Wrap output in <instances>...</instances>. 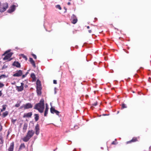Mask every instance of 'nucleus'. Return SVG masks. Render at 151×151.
I'll use <instances>...</instances> for the list:
<instances>
[{"instance_id":"obj_1","label":"nucleus","mask_w":151,"mask_h":151,"mask_svg":"<svg viewBox=\"0 0 151 151\" xmlns=\"http://www.w3.org/2000/svg\"><path fill=\"white\" fill-rule=\"evenodd\" d=\"M44 100L43 99H42L39 103L35 105L34 109L37 110L40 113H42L44 111Z\"/></svg>"},{"instance_id":"obj_2","label":"nucleus","mask_w":151,"mask_h":151,"mask_svg":"<svg viewBox=\"0 0 151 151\" xmlns=\"http://www.w3.org/2000/svg\"><path fill=\"white\" fill-rule=\"evenodd\" d=\"M35 133V132L32 130H29L26 135L23 139V140L25 142H28L29 140L33 136Z\"/></svg>"},{"instance_id":"obj_3","label":"nucleus","mask_w":151,"mask_h":151,"mask_svg":"<svg viewBox=\"0 0 151 151\" xmlns=\"http://www.w3.org/2000/svg\"><path fill=\"white\" fill-rule=\"evenodd\" d=\"M8 4L7 3H5L0 5V12H3L5 11L8 8Z\"/></svg>"},{"instance_id":"obj_4","label":"nucleus","mask_w":151,"mask_h":151,"mask_svg":"<svg viewBox=\"0 0 151 151\" xmlns=\"http://www.w3.org/2000/svg\"><path fill=\"white\" fill-rule=\"evenodd\" d=\"M13 54V53L12 52H10L7 54L3 58V60H7V61H11L12 60V58H10L12 56Z\"/></svg>"},{"instance_id":"obj_5","label":"nucleus","mask_w":151,"mask_h":151,"mask_svg":"<svg viewBox=\"0 0 151 151\" xmlns=\"http://www.w3.org/2000/svg\"><path fill=\"white\" fill-rule=\"evenodd\" d=\"M71 19H72V23L74 24H75L77 22L78 19L76 16L74 14H73L71 17Z\"/></svg>"},{"instance_id":"obj_6","label":"nucleus","mask_w":151,"mask_h":151,"mask_svg":"<svg viewBox=\"0 0 151 151\" xmlns=\"http://www.w3.org/2000/svg\"><path fill=\"white\" fill-rule=\"evenodd\" d=\"M24 83H21V86H17L16 89L18 91H21L23 90Z\"/></svg>"},{"instance_id":"obj_7","label":"nucleus","mask_w":151,"mask_h":151,"mask_svg":"<svg viewBox=\"0 0 151 151\" xmlns=\"http://www.w3.org/2000/svg\"><path fill=\"white\" fill-rule=\"evenodd\" d=\"M50 112L51 113H55L58 115H59V114L60 113L58 111L55 110V109L52 107H51V108H50Z\"/></svg>"},{"instance_id":"obj_8","label":"nucleus","mask_w":151,"mask_h":151,"mask_svg":"<svg viewBox=\"0 0 151 151\" xmlns=\"http://www.w3.org/2000/svg\"><path fill=\"white\" fill-rule=\"evenodd\" d=\"M24 109L32 108L33 107V105L30 103H27L24 104Z\"/></svg>"},{"instance_id":"obj_9","label":"nucleus","mask_w":151,"mask_h":151,"mask_svg":"<svg viewBox=\"0 0 151 151\" xmlns=\"http://www.w3.org/2000/svg\"><path fill=\"white\" fill-rule=\"evenodd\" d=\"M22 71L19 70L17 71V72L14 74L13 75V76H17V77H19L21 76L22 74Z\"/></svg>"},{"instance_id":"obj_10","label":"nucleus","mask_w":151,"mask_h":151,"mask_svg":"<svg viewBox=\"0 0 151 151\" xmlns=\"http://www.w3.org/2000/svg\"><path fill=\"white\" fill-rule=\"evenodd\" d=\"M14 147V142H11L8 149V151H13Z\"/></svg>"},{"instance_id":"obj_11","label":"nucleus","mask_w":151,"mask_h":151,"mask_svg":"<svg viewBox=\"0 0 151 151\" xmlns=\"http://www.w3.org/2000/svg\"><path fill=\"white\" fill-rule=\"evenodd\" d=\"M40 128L39 125L38 124H37L35 128V134L37 135H38L40 133Z\"/></svg>"},{"instance_id":"obj_12","label":"nucleus","mask_w":151,"mask_h":151,"mask_svg":"<svg viewBox=\"0 0 151 151\" xmlns=\"http://www.w3.org/2000/svg\"><path fill=\"white\" fill-rule=\"evenodd\" d=\"M4 140L2 134L1 133L0 134V146H2L3 145Z\"/></svg>"},{"instance_id":"obj_13","label":"nucleus","mask_w":151,"mask_h":151,"mask_svg":"<svg viewBox=\"0 0 151 151\" xmlns=\"http://www.w3.org/2000/svg\"><path fill=\"white\" fill-rule=\"evenodd\" d=\"M32 115V112H30L24 114V115L23 117H31Z\"/></svg>"},{"instance_id":"obj_14","label":"nucleus","mask_w":151,"mask_h":151,"mask_svg":"<svg viewBox=\"0 0 151 151\" xmlns=\"http://www.w3.org/2000/svg\"><path fill=\"white\" fill-rule=\"evenodd\" d=\"M138 141V140L137 137H134L130 141H127L126 142L127 144L131 143L132 142H135Z\"/></svg>"},{"instance_id":"obj_15","label":"nucleus","mask_w":151,"mask_h":151,"mask_svg":"<svg viewBox=\"0 0 151 151\" xmlns=\"http://www.w3.org/2000/svg\"><path fill=\"white\" fill-rule=\"evenodd\" d=\"M15 9V5H13L11 6L10 8L9 9L8 11L9 12L11 13L14 11Z\"/></svg>"},{"instance_id":"obj_16","label":"nucleus","mask_w":151,"mask_h":151,"mask_svg":"<svg viewBox=\"0 0 151 151\" xmlns=\"http://www.w3.org/2000/svg\"><path fill=\"white\" fill-rule=\"evenodd\" d=\"M49 109V108L48 107V105L47 104H46V108L45 109V110L44 112V116H47V113Z\"/></svg>"},{"instance_id":"obj_17","label":"nucleus","mask_w":151,"mask_h":151,"mask_svg":"<svg viewBox=\"0 0 151 151\" xmlns=\"http://www.w3.org/2000/svg\"><path fill=\"white\" fill-rule=\"evenodd\" d=\"M29 61L32 64L33 66L34 67H36L35 64V62L33 60L32 58H29Z\"/></svg>"},{"instance_id":"obj_18","label":"nucleus","mask_w":151,"mask_h":151,"mask_svg":"<svg viewBox=\"0 0 151 151\" xmlns=\"http://www.w3.org/2000/svg\"><path fill=\"white\" fill-rule=\"evenodd\" d=\"M41 87L37 88V92L38 95H40L41 94Z\"/></svg>"},{"instance_id":"obj_19","label":"nucleus","mask_w":151,"mask_h":151,"mask_svg":"<svg viewBox=\"0 0 151 151\" xmlns=\"http://www.w3.org/2000/svg\"><path fill=\"white\" fill-rule=\"evenodd\" d=\"M13 65L16 66L17 67L19 68L20 67V64L18 62H14Z\"/></svg>"},{"instance_id":"obj_20","label":"nucleus","mask_w":151,"mask_h":151,"mask_svg":"<svg viewBox=\"0 0 151 151\" xmlns=\"http://www.w3.org/2000/svg\"><path fill=\"white\" fill-rule=\"evenodd\" d=\"M37 88H41V86L40 81L39 80H37L36 82Z\"/></svg>"},{"instance_id":"obj_21","label":"nucleus","mask_w":151,"mask_h":151,"mask_svg":"<svg viewBox=\"0 0 151 151\" xmlns=\"http://www.w3.org/2000/svg\"><path fill=\"white\" fill-rule=\"evenodd\" d=\"M35 116V119L36 122L39 119V116L38 114H35L34 115Z\"/></svg>"},{"instance_id":"obj_22","label":"nucleus","mask_w":151,"mask_h":151,"mask_svg":"<svg viewBox=\"0 0 151 151\" xmlns=\"http://www.w3.org/2000/svg\"><path fill=\"white\" fill-rule=\"evenodd\" d=\"M27 124H24L23 126V129L24 132H25L27 129Z\"/></svg>"},{"instance_id":"obj_23","label":"nucleus","mask_w":151,"mask_h":151,"mask_svg":"<svg viewBox=\"0 0 151 151\" xmlns=\"http://www.w3.org/2000/svg\"><path fill=\"white\" fill-rule=\"evenodd\" d=\"M31 77L33 79V80L35 79L36 76L35 75L34 73H32L31 74Z\"/></svg>"},{"instance_id":"obj_24","label":"nucleus","mask_w":151,"mask_h":151,"mask_svg":"<svg viewBox=\"0 0 151 151\" xmlns=\"http://www.w3.org/2000/svg\"><path fill=\"white\" fill-rule=\"evenodd\" d=\"M8 114V112L7 111H6L4 112L3 114V117H4L7 116Z\"/></svg>"},{"instance_id":"obj_25","label":"nucleus","mask_w":151,"mask_h":151,"mask_svg":"<svg viewBox=\"0 0 151 151\" xmlns=\"http://www.w3.org/2000/svg\"><path fill=\"white\" fill-rule=\"evenodd\" d=\"M7 77V76H6L5 74H2L0 76V79L2 78H5Z\"/></svg>"},{"instance_id":"obj_26","label":"nucleus","mask_w":151,"mask_h":151,"mask_svg":"<svg viewBox=\"0 0 151 151\" xmlns=\"http://www.w3.org/2000/svg\"><path fill=\"white\" fill-rule=\"evenodd\" d=\"M6 105H4L2 106L3 108L1 110V111L2 112L4 111H5L6 109Z\"/></svg>"},{"instance_id":"obj_27","label":"nucleus","mask_w":151,"mask_h":151,"mask_svg":"<svg viewBox=\"0 0 151 151\" xmlns=\"http://www.w3.org/2000/svg\"><path fill=\"white\" fill-rule=\"evenodd\" d=\"M22 58L25 59V60H27V58L26 56L24 54H22Z\"/></svg>"},{"instance_id":"obj_28","label":"nucleus","mask_w":151,"mask_h":151,"mask_svg":"<svg viewBox=\"0 0 151 151\" xmlns=\"http://www.w3.org/2000/svg\"><path fill=\"white\" fill-rule=\"evenodd\" d=\"M80 58L81 59H83V60H86L87 59L86 56V55L84 56L83 57L81 56V57Z\"/></svg>"},{"instance_id":"obj_29","label":"nucleus","mask_w":151,"mask_h":151,"mask_svg":"<svg viewBox=\"0 0 151 151\" xmlns=\"http://www.w3.org/2000/svg\"><path fill=\"white\" fill-rule=\"evenodd\" d=\"M21 103V101H20L19 103H17L15 105V106L17 107H19L20 106V104Z\"/></svg>"},{"instance_id":"obj_30","label":"nucleus","mask_w":151,"mask_h":151,"mask_svg":"<svg viewBox=\"0 0 151 151\" xmlns=\"http://www.w3.org/2000/svg\"><path fill=\"white\" fill-rule=\"evenodd\" d=\"M127 107L126 105L124 104H122V109H124Z\"/></svg>"},{"instance_id":"obj_31","label":"nucleus","mask_w":151,"mask_h":151,"mask_svg":"<svg viewBox=\"0 0 151 151\" xmlns=\"http://www.w3.org/2000/svg\"><path fill=\"white\" fill-rule=\"evenodd\" d=\"M55 6L57 8L59 9V10H61L62 9L61 7L59 5H56Z\"/></svg>"},{"instance_id":"obj_32","label":"nucleus","mask_w":151,"mask_h":151,"mask_svg":"<svg viewBox=\"0 0 151 151\" xmlns=\"http://www.w3.org/2000/svg\"><path fill=\"white\" fill-rule=\"evenodd\" d=\"M4 86V84L0 82V88H1L3 87Z\"/></svg>"},{"instance_id":"obj_33","label":"nucleus","mask_w":151,"mask_h":151,"mask_svg":"<svg viewBox=\"0 0 151 151\" xmlns=\"http://www.w3.org/2000/svg\"><path fill=\"white\" fill-rule=\"evenodd\" d=\"M3 129V127L1 125V124L0 123V132H1Z\"/></svg>"},{"instance_id":"obj_34","label":"nucleus","mask_w":151,"mask_h":151,"mask_svg":"<svg viewBox=\"0 0 151 151\" xmlns=\"http://www.w3.org/2000/svg\"><path fill=\"white\" fill-rule=\"evenodd\" d=\"M32 55L35 59H36L37 58L35 54L32 53Z\"/></svg>"},{"instance_id":"obj_35","label":"nucleus","mask_w":151,"mask_h":151,"mask_svg":"<svg viewBox=\"0 0 151 151\" xmlns=\"http://www.w3.org/2000/svg\"><path fill=\"white\" fill-rule=\"evenodd\" d=\"M24 104H23V105H22V106H21L20 107V108H19V109H22L23 108H24Z\"/></svg>"},{"instance_id":"obj_36","label":"nucleus","mask_w":151,"mask_h":151,"mask_svg":"<svg viewBox=\"0 0 151 151\" xmlns=\"http://www.w3.org/2000/svg\"><path fill=\"white\" fill-rule=\"evenodd\" d=\"M97 101H96L94 103L92 104V105L94 106H96L97 105Z\"/></svg>"},{"instance_id":"obj_37","label":"nucleus","mask_w":151,"mask_h":151,"mask_svg":"<svg viewBox=\"0 0 151 151\" xmlns=\"http://www.w3.org/2000/svg\"><path fill=\"white\" fill-rule=\"evenodd\" d=\"M111 144H112V145H116V143L114 141H113L111 143Z\"/></svg>"},{"instance_id":"obj_38","label":"nucleus","mask_w":151,"mask_h":151,"mask_svg":"<svg viewBox=\"0 0 151 151\" xmlns=\"http://www.w3.org/2000/svg\"><path fill=\"white\" fill-rule=\"evenodd\" d=\"M53 83L55 84H56L57 83L56 80H53Z\"/></svg>"},{"instance_id":"obj_39","label":"nucleus","mask_w":151,"mask_h":151,"mask_svg":"<svg viewBox=\"0 0 151 151\" xmlns=\"http://www.w3.org/2000/svg\"><path fill=\"white\" fill-rule=\"evenodd\" d=\"M16 120L15 119V120H14V119H12V122L13 123H14L16 121Z\"/></svg>"},{"instance_id":"obj_40","label":"nucleus","mask_w":151,"mask_h":151,"mask_svg":"<svg viewBox=\"0 0 151 151\" xmlns=\"http://www.w3.org/2000/svg\"><path fill=\"white\" fill-rule=\"evenodd\" d=\"M26 76V74H24L22 75V78H24Z\"/></svg>"},{"instance_id":"obj_41","label":"nucleus","mask_w":151,"mask_h":151,"mask_svg":"<svg viewBox=\"0 0 151 151\" xmlns=\"http://www.w3.org/2000/svg\"><path fill=\"white\" fill-rule=\"evenodd\" d=\"M16 82L15 81H14L13 82H12L11 83V84L12 85H15L16 84Z\"/></svg>"},{"instance_id":"obj_42","label":"nucleus","mask_w":151,"mask_h":151,"mask_svg":"<svg viewBox=\"0 0 151 151\" xmlns=\"http://www.w3.org/2000/svg\"><path fill=\"white\" fill-rule=\"evenodd\" d=\"M2 94V93L1 92V91H0V97L1 96Z\"/></svg>"},{"instance_id":"obj_43","label":"nucleus","mask_w":151,"mask_h":151,"mask_svg":"<svg viewBox=\"0 0 151 151\" xmlns=\"http://www.w3.org/2000/svg\"><path fill=\"white\" fill-rule=\"evenodd\" d=\"M109 115V114H102V115L103 116H106V115Z\"/></svg>"},{"instance_id":"obj_44","label":"nucleus","mask_w":151,"mask_h":151,"mask_svg":"<svg viewBox=\"0 0 151 151\" xmlns=\"http://www.w3.org/2000/svg\"><path fill=\"white\" fill-rule=\"evenodd\" d=\"M88 31L89 33H91L92 32L91 30H88Z\"/></svg>"},{"instance_id":"obj_45","label":"nucleus","mask_w":151,"mask_h":151,"mask_svg":"<svg viewBox=\"0 0 151 151\" xmlns=\"http://www.w3.org/2000/svg\"><path fill=\"white\" fill-rule=\"evenodd\" d=\"M70 4H70V2H68V5H70Z\"/></svg>"},{"instance_id":"obj_46","label":"nucleus","mask_w":151,"mask_h":151,"mask_svg":"<svg viewBox=\"0 0 151 151\" xmlns=\"http://www.w3.org/2000/svg\"><path fill=\"white\" fill-rule=\"evenodd\" d=\"M87 29H89L90 28V27L89 26H88L87 27Z\"/></svg>"},{"instance_id":"obj_47","label":"nucleus","mask_w":151,"mask_h":151,"mask_svg":"<svg viewBox=\"0 0 151 151\" xmlns=\"http://www.w3.org/2000/svg\"><path fill=\"white\" fill-rule=\"evenodd\" d=\"M9 132H8V134H7V137H8V135H9Z\"/></svg>"},{"instance_id":"obj_48","label":"nucleus","mask_w":151,"mask_h":151,"mask_svg":"<svg viewBox=\"0 0 151 151\" xmlns=\"http://www.w3.org/2000/svg\"><path fill=\"white\" fill-rule=\"evenodd\" d=\"M28 72H27L26 73H25V74H26V76L28 74Z\"/></svg>"},{"instance_id":"obj_49","label":"nucleus","mask_w":151,"mask_h":151,"mask_svg":"<svg viewBox=\"0 0 151 151\" xmlns=\"http://www.w3.org/2000/svg\"><path fill=\"white\" fill-rule=\"evenodd\" d=\"M6 52H5V53L4 54V55H5V54H6Z\"/></svg>"},{"instance_id":"obj_50","label":"nucleus","mask_w":151,"mask_h":151,"mask_svg":"<svg viewBox=\"0 0 151 151\" xmlns=\"http://www.w3.org/2000/svg\"><path fill=\"white\" fill-rule=\"evenodd\" d=\"M4 68V66H3V67H2V69H3Z\"/></svg>"},{"instance_id":"obj_51","label":"nucleus","mask_w":151,"mask_h":151,"mask_svg":"<svg viewBox=\"0 0 151 151\" xmlns=\"http://www.w3.org/2000/svg\"><path fill=\"white\" fill-rule=\"evenodd\" d=\"M25 86V87H27V85H26V86Z\"/></svg>"},{"instance_id":"obj_52","label":"nucleus","mask_w":151,"mask_h":151,"mask_svg":"<svg viewBox=\"0 0 151 151\" xmlns=\"http://www.w3.org/2000/svg\"><path fill=\"white\" fill-rule=\"evenodd\" d=\"M119 113V111H117V113Z\"/></svg>"}]
</instances>
